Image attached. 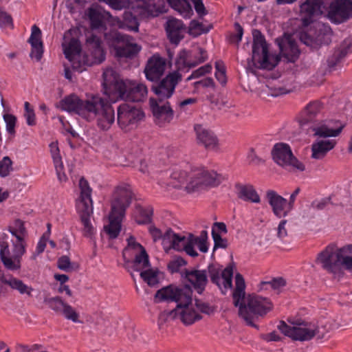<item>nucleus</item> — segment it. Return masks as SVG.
<instances>
[{
    "mask_svg": "<svg viewBox=\"0 0 352 352\" xmlns=\"http://www.w3.org/2000/svg\"><path fill=\"white\" fill-rule=\"evenodd\" d=\"M62 110L74 113L91 122L96 121L99 129L109 130L115 121V111L111 104L99 95H91L85 100L72 94L60 102Z\"/></svg>",
    "mask_w": 352,
    "mask_h": 352,
    "instance_id": "obj_1",
    "label": "nucleus"
},
{
    "mask_svg": "<svg viewBox=\"0 0 352 352\" xmlns=\"http://www.w3.org/2000/svg\"><path fill=\"white\" fill-rule=\"evenodd\" d=\"M77 32L69 30L65 32L62 43L65 58L72 68L82 72L87 66L101 63L105 59V53L100 38L91 33L87 36L85 53L81 54V45L77 38Z\"/></svg>",
    "mask_w": 352,
    "mask_h": 352,
    "instance_id": "obj_2",
    "label": "nucleus"
},
{
    "mask_svg": "<svg viewBox=\"0 0 352 352\" xmlns=\"http://www.w3.org/2000/svg\"><path fill=\"white\" fill-rule=\"evenodd\" d=\"M300 16L304 28L313 23L314 17L327 12V18L333 23H341L349 18L352 11V0H333L329 4L327 0H306L300 5Z\"/></svg>",
    "mask_w": 352,
    "mask_h": 352,
    "instance_id": "obj_3",
    "label": "nucleus"
},
{
    "mask_svg": "<svg viewBox=\"0 0 352 352\" xmlns=\"http://www.w3.org/2000/svg\"><path fill=\"white\" fill-rule=\"evenodd\" d=\"M223 180V177L217 172L204 167H195L188 173L179 167L173 169L167 184L160 182L162 186H171L179 188L186 184L185 189L188 192L201 190L208 187H216Z\"/></svg>",
    "mask_w": 352,
    "mask_h": 352,
    "instance_id": "obj_4",
    "label": "nucleus"
},
{
    "mask_svg": "<svg viewBox=\"0 0 352 352\" xmlns=\"http://www.w3.org/2000/svg\"><path fill=\"white\" fill-rule=\"evenodd\" d=\"M149 232L154 241L162 239V245L166 252L173 249L177 252L184 251L192 257H197L198 252L195 249L197 246L200 252L206 253L208 251V232L202 230L199 236H195L191 233L186 235H180L175 233L171 230H167L164 235L160 229L150 226Z\"/></svg>",
    "mask_w": 352,
    "mask_h": 352,
    "instance_id": "obj_5",
    "label": "nucleus"
},
{
    "mask_svg": "<svg viewBox=\"0 0 352 352\" xmlns=\"http://www.w3.org/2000/svg\"><path fill=\"white\" fill-rule=\"evenodd\" d=\"M104 94L111 102L118 99L132 102H140L147 95L146 87L140 82L122 80L112 68H107L103 72Z\"/></svg>",
    "mask_w": 352,
    "mask_h": 352,
    "instance_id": "obj_6",
    "label": "nucleus"
},
{
    "mask_svg": "<svg viewBox=\"0 0 352 352\" xmlns=\"http://www.w3.org/2000/svg\"><path fill=\"white\" fill-rule=\"evenodd\" d=\"M288 322L290 324L280 321L278 329L291 339L302 342L310 340L314 338L322 339L331 329L329 321L324 319L318 321L289 319Z\"/></svg>",
    "mask_w": 352,
    "mask_h": 352,
    "instance_id": "obj_7",
    "label": "nucleus"
},
{
    "mask_svg": "<svg viewBox=\"0 0 352 352\" xmlns=\"http://www.w3.org/2000/svg\"><path fill=\"white\" fill-rule=\"evenodd\" d=\"M127 245L122 252L126 268L131 267L133 270L141 272L140 276L148 285H155L159 282L158 272L149 267L148 255L144 248L133 236L127 239Z\"/></svg>",
    "mask_w": 352,
    "mask_h": 352,
    "instance_id": "obj_8",
    "label": "nucleus"
},
{
    "mask_svg": "<svg viewBox=\"0 0 352 352\" xmlns=\"http://www.w3.org/2000/svg\"><path fill=\"white\" fill-rule=\"evenodd\" d=\"M162 3V0H133L131 9L133 13L126 11L122 21L113 18V22H116L120 29L138 32L139 23L136 16L142 19L156 16L165 11Z\"/></svg>",
    "mask_w": 352,
    "mask_h": 352,
    "instance_id": "obj_9",
    "label": "nucleus"
},
{
    "mask_svg": "<svg viewBox=\"0 0 352 352\" xmlns=\"http://www.w3.org/2000/svg\"><path fill=\"white\" fill-rule=\"evenodd\" d=\"M239 314L248 325L256 327L254 322L264 317L273 308L270 299L258 295H248L239 302Z\"/></svg>",
    "mask_w": 352,
    "mask_h": 352,
    "instance_id": "obj_10",
    "label": "nucleus"
},
{
    "mask_svg": "<svg viewBox=\"0 0 352 352\" xmlns=\"http://www.w3.org/2000/svg\"><path fill=\"white\" fill-rule=\"evenodd\" d=\"M79 188L80 192L76 200V207L83 226L82 232L85 236H88L94 232V228L91 222V216L93 213L92 190L88 182L83 177L79 181Z\"/></svg>",
    "mask_w": 352,
    "mask_h": 352,
    "instance_id": "obj_11",
    "label": "nucleus"
},
{
    "mask_svg": "<svg viewBox=\"0 0 352 352\" xmlns=\"http://www.w3.org/2000/svg\"><path fill=\"white\" fill-rule=\"evenodd\" d=\"M252 60L254 65L259 68L271 70L279 62L277 55L270 53L265 37L258 30L253 32Z\"/></svg>",
    "mask_w": 352,
    "mask_h": 352,
    "instance_id": "obj_12",
    "label": "nucleus"
},
{
    "mask_svg": "<svg viewBox=\"0 0 352 352\" xmlns=\"http://www.w3.org/2000/svg\"><path fill=\"white\" fill-rule=\"evenodd\" d=\"M104 40L110 47L114 48L116 56L118 58H133L142 49L140 45L132 41L131 36L121 34L115 29L104 33Z\"/></svg>",
    "mask_w": 352,
    "mask_h": 352,
    "instance_id": "obj_13",
    "label": "nucleus"
},
{
    "mask_svg": "<svg viewBox=\"0 0 352 352\" xmlns=\"http://www.w3.org/2000/svg\"><path fill=\"white\" fill-rule=\"evenodd\" d=\"M344 246L338 248L335 244L327 245L318 254L316 263L329 273L336 274L342 265Z\"/></svg>",
    "mask_w": 352,
    "mask_h": 352,
    "instance_id": "obj_14",
    "label": "nucleus"
},
{
    "mask_svg": "<svg viewBox=\"0 0 352 352\" xmlns=\"http://www.w3.org/2000/svg\"><path fill=\"white\" fill-rule=\"evenodd\" d=\"M274 161L289 170L303 171L305 166L293 155L290 146L285 143H276L272 151Z\"/></svg>",
    "mask_w": 352,
    "mask_h": 352,
    "instance_id": "obj_15",
    "label": "nucleus"
},
{
    "mask_svg": "<svg viewBox=\"0 0 352 352\" xmlns=\"http://www.w3.org/2000/svg\"><path fill=\"white\" fill-rule=\"evenodd\" d=\"M155 298L157 302H175L177 305L182 306L190 302L192 290L188 287H179L171 285L158 290Z\"/></svg>",
    "mask_w": 352,
    "mask_h": 352,
    "instance_id": "obj_16",
    "label": "nucleus"
},
{
    "mask_svg": "<svg viewBox=\"0 0 352 352\" xmlns=\"http://www.w3.org/2000/svg\"><path fill=\"white\" fill-rule=\"evenodd\" d=\"M195 306L196 309L193 307L191 300L190 302H188L186 305H177L173 312L175 316H178L185 324H191L201 318L199 311L206 314H209L211 311L208 305L199 300H196Z\"/></svg>",
    "mask_w": 352,
    "mask_h": 352,
    "instance_id": "obj_17",
    "label": "nucleus"
},
{
    "mask_svg": "<svg viewBox=\"0 0 352 352\" xmlns=\"http://www.w3.org/2000/svg\"><path fill=\"white\" fill-rule=\"evenodd\" d=\"M144 116L140 109L129 104H122L118 108V124L125 131L133 129Z\"/></svg>",
    "mask_w": 352,
    "mask_h": 352,
    "instance_id": "obj_18",
    "label": "nucleus"
},
{
    "mask_svg": "<svg viewBox=\"0 0 352 352\" xmlns=\"http://www.w3.org/2000/svg\"><path fill=\"white\" fill-rule=\"evenodd\" d=\"M85 14L92 30H102L104 34L109 32L107 31V25L113 23V18L109 12L98 5H92L86 10Z\"/></svg>",
    "mask_w": 352,
    "mask_h": 352,
    "instance_id": "obj_19",
    "label": "nucleus"
},
{
    "mask_svg": "<svg viewBox=\"0 0 352 352\" xmlns=\"http://www.w3.org/2000/svg\"><path fill=\"white\" fill-rule=\"evenodd\" d=\"M208 274L211 280L216 284L221 289L222 294H226L229 289L232 288L233 267L228 266L223 271L214 265L208 266Z\"/></svg>",
    "mask_w": 352,
    "mask_h": 352,
    "instance_id": "obj_20",
    "label": "nucleus"
},
{
    "mask_svg": "<svg viewBox=\"0 0 352 352\" xmlns=\"http://www.w3.org/2000/svg\"><path fill=\"white\" fill-rule=\"evenodd\" d=\"M180 78V74L175 72L167 75L156 85H153L152 89L157 97V100H164L171 97Z\"/></svg>",
    "mask_w": 352,
    "mask_h": 352,
    "instance_id": "obj_21",
    "label": "nucleus"
},
{
    "mask_svg": "<svg viewBox=\"0 0 352 352\" xmlns=\"http://www.w3.org/2000/svg\"><path fill=\"white\" fill-rule=\"evenodd\" d=\"M132 198L131 189L126 184L118 186L113 195L111 210L118 211L120 216L125 215V210L129 206Z\"/></svg>",
    "mask_w": 352,
    "mask_h": 352,
    "instance_id": "obj_22",
    "label": "nucleus"
},
{
    "mask_svg": "<svg viewBox=\"0 0 352 352\" xmlns=\"http://www.w3.org/2000/svg\"><path fill=\"white\" fill-rule=\"evenodd\" d=\"M49 307L56 314L64 316L73 322H80L79 314L70 305L65 302L60 296H55L46 300Z\"/></svg>",
    "mask_w": 352,
    "mask_h": 352,
    "instance_id": "obj_23",
    "label": "nucleus"
},
{
    "mask_svg": "<svg viewBox=\"0 0 352 352\" xmlns=\"http://www.w3.org/2000/svg\"><path fill=\"white\" fill-rule=\"evenodd\" d=\"M196 140L199 144L204 146L207 150L219 151L220 144L217 135L210 129L202 124H196L194 126Z\"/></svg>",
    "mask_w": 352,
    "mask_h": 352,
    "instance_id": "obj_24",
    "label": "nucleus"
},
{
    "mask_svg": "<svg viewBox=\"0 0 352 352\" xmlns=\"http://www.w3.org/2000/svg\"><path fill=\"white\" fill-rule=\"evenodd\" d=\"M150 105L157 124L163 126L173 120L174 113L168 102L151 98Z\"/></svg>",
    "mask_w": 352,
    "mask_h": 352,
    "instance_id": "obj_25",
    "label": "nucleus"
},
{
    "mask_svg": "<svg viewBox=\"0 0 352 352\" xmlns=\"http://www.w3.org/2000/svg\"><path fill=\"white\" fill-rule=\"evenodd\" d=\"M266 198L274 214L278 218L286 217L292 210L287 200L273 190L266 192Z\"/></svg>",
    "mask_w": 352,
    "mask_h": 352,
    "instance_id": "obj_26",
    "label": "nucleus"
},
{
    "mask_svg": "<svg viewBox=\"0 0 352 352\" xmlns=\"http://www.w3.org/2000/svg\"><path fill=\"white\" fill-rule=\"evenodd\" d=\"M166 67V60L157 54H154L148 59L144 69L146 78L151 81L158 80L163 75Z\"/></svg>",
    "mask_w": 352,
    "mask_h": 352,
    "instance_id": "obj_27",
    "label": "nucleus"
},
{
    "mask_svg": "<svg viewBox=\"0 0 352 352\" xmlns=\"http://www.w3.org/2000/svg\"><path fill=\"white\" fill-rule=\"evenodd\" d=\"M195 60L190 59V54L186 50H182L178 54L176 64L179 69L184 67H192L204 62L207 59L206 52L201 47H197L192 53Z\"/></svg>",
    "mask_w": 352,
    "mask_h": 352,
    "instance_id": "obj_28",
    "label": "nucleus"
},
{
    "mask_svg": "<svg viewBox=\"0 0 352 352\" xmlns=\"http://www.w3.org/2000/svg\"><path fill=\"white\" fill-rule=\"evenodd\" d=\"M336 122L333 120H319L311 126L314 135L319 137H336L342 130V126L336 128Z\"/></svg>",
    "mask_w": 352,
    "mask_h": 352,
    "instance_id": "obj_29",
    "label": "nucleus"
},
{
    "mask_svg": "<svg viewBox=\"0 0 352 352\" xmlns=\"http://www.w3.org/2000/svg\"><path fill=\"white\" fill-rule=\"evenodd\" d=\"M324 111L323 104L319 101H312L306 105L301 113L300 123L304 125L309 122H318Z\"/></svg>",
    "mask_w": 352,
    "mask_h": 352,
    "instance_id": "obj_30",
    "label": "nucleus"
},
{
    "mask_svg": "<svg viewBox=\"0 0 352 352\" xmlns=\"http://www.w3.org/2000/svg\"><path fill=\"white\" fill-rule=\"evenodd\" d=\"M184 276L197 292L201 294L208 283L207 271L195 269L186 270Z\"/></svg>",
    "mask_w": 352,
    "mask_h": 352,
    "instance_id": "obj_31",
    "label": "nucleus"
},
{
    "mask_svg": "<svg viewBox=\"0 0 352 352\" xmlns=\"http://www.w3.org/2000/svg\"><path fill=\"white\" fill-rule=\"evenodd\" d=\"M277 41L282 55L288 61L294 62L300 53L296 41L289 35H285L283 38L277 40Z\"/></svg>",
    "mask_w": 352,
    "mask_h": 352,
    "instance_id": "obj_32",
    "label": "nucleus"
},
{
    "mask_svg": "<svg viewBox=\"0 0 352 352\" xmlns=\"http://www.w3.org/2000/svg\"><path fill=\"white\" fill-rule=\"evenodd\" d=\"M25 239H16L13 242L12 256L10 258H5V266L10 270H17L20 267L21 258L25 252Z\"/></svg>",
    "mask_w": 352,
    "mask_h": 352,
    "instance_id": "obj_33",
    "label": "nucleus"
},
{
    "mask_svg": "<svg viewBox=\"0 0 352 352\" xmlns=\"http://www.w3.org/2000/svg\"><path fill=\"white\" fill-rule=\"evenodd\" d=\"M49 147L58 179L60 182H66L67 178L65 173V167L60 153L58 142H52L50 143Z\"/></svg>",
    "mask_w": 352,
    "mask_h": 352,
    "instance_id": "obj_34",
    "label": "nucleus"
},
{
    "mask_svg": "<svg viewBox=\"0 0 352 352\" xmlns=\"http://www.w3.org/2000/svg\"><path fill=\"white\" fill-rule=\"evenodd\" d=\"M166 30L170 41L177 45L183 38L184 26L181 20L170 19L166 22Z\"/></svg>",
    "mask_w": 352,
    "mask_h": 352,
    "instance_id": "obj_35",
    "label": "nucleus"
},
{
    "mask_svg": "<svg viewBox=\"0 0 352 352\" xmlns=\"http://www.w3.org/2000/svg\"><path fill=\"white\" fill-rule=\"evenodd\" d=\"M28 42L32 47L31 58H35L37 61L40 60L43 53V45L41 41V31L35 25L32 27V32Z\"/></svg>",
    "mask_w": 352,
    "mask_h": 352,
    "instance_id": "obj_36",
    "label": "nucleus"
},
{
    "mask_svg": "<svg viewBox=\"0 0 352 352\" xmlns=\"http://www.w3.org/2000/svg\"><path fill=\"white\" fill-rule=\"evenodd\" d=\"M236 193L240 199L254 204H259L261 197L256 189L250 184H236L235 185Z\"/></svg>",
    "mask_w": 352,
    "mask_h": 352,
    "instance_id": "obj_37",
    "label": "nucleus"
},
{
    "mask_svg": "<svg viewBox=\"0 0 352 352\" xmlns=\"http://www.w3.org/2000/svg\"><path fill=\"white\" fill-rule=\"evenodd\" d=\"M336 144L335 140H320L311 145V157L315 160L324 158L327 153L332 150Z\"/></svg>",
    "mask_w": 352,
    "mask_h": 352,
    "instance_id": "obj_38",
    "label": "nucleus"
},
{
    "mask_svg": "<svg viewBox=\"0 0 352 352\" xmlns=\"http://www.w3.org/2000/svg\"><path fill=\"white\" fill-rule=\"evenodd\" d=\"M124 215L120 216L118 211L111 210L109 217V223L104 226V230L111 239H116L121 230V221Z\"/></svg>",
    "mask_w": 352,
    "mask_h": 352,
    "instance_id": "obj_39",
    "label": "nucleus"
},
{
    "mask_svg": "<svg viewBox=\"0 0 352 352\" xmlns=\"http://www.w3.org/2000/svg\"><path fill=\"white\" fill-rule=\"evenodd\" d=\"M1 282L9 286L12 289L17 291L20 294L32 296L33 288L25 284L21 280L12 276H5L1 277Z\"/></svg>",
    "mask_w": 352,
    "mask_h": 352,
    "instance_id": "obj_40",
    "label": "nucleus"
},
{
    "mask_svg": "<svg viewBox=\"0 0 352 352\" xmlns=\"http://www.w3.org/2000/svg\"><path fill=\"white\" fill-rule=\"evenodd\" d=\"M168 4L177 10L183 17L190 18L192 14L190 4L186 0H167Z\"/></svg>",
    "mask_w": 352,
    "mask_h": 352,
    "instance_id": "obj_41",
    "label": "nucleus"
},
{
    "mask_svg": "<svg viewBox=\"0 0 352 352\" xmlns=\"http://www.w3.org/2000/svg\"><path fill=\"white\" fill-rule=\"evenodd\" d=\"M153 208L150 206L146 208L136 206L134 212V219L138 224H146L151 222Z\"/></svg>",
    "mask_w": 352,
    "mask_h": 352,
    "instance_id": "obj_42",
    "label": "nucleus"
},
{
    "mask_svg": "<svg viewBox=\"0 0 352 352\" xmlns=\"http://www.w3.org/2000/svg\"><path fill=\"white\" fill-rule=\"evenodd\" d=\"M235 284L236 287L233 292V300L234 304L236 307H238L241 300H242L245 296V281L240 274H237L235 276Z\"/></svg>",
    "mask_w": 352,
    "mask_h": 352,
    "instance_id": "obj_43",
    "label": "nucleus"
},
{
    "mask_svg": "<svg viewBox=\"0 0 352 352\" xmlns=\"http://www.w3.org/2000/svg\"><path fill=\"white\" fill-rule=\"evenodd\" d=\"M8 230L16 239H25L27 235L24 223L20 219H16L11 223Z\"/></svg>",
    "mask_w": 352,
    "mask_h": 352,
    "instance_id": "obj_44",
    "label": "nucleus"
},
{
    "mask_svg": "<svg viewBox=\"0 0 352 352\" xmlns=\"http://www.w3.org/2000/svg\"><path fill=\"white\" fill-rule=\"evenodd\" d=\"M23 116L28 126H35L36 124V114L34 108L28 102L24 103Z\"/></svg>",
    "mask_w": 352,
    "mask_h": 352,
    "instance_id": "obj_45",
    "label": "nucleus"
},
{
    "mask_svg": "<svg viewBox=\"0 0 352 352\" xmlns=\"http://www.w3.org/2000/svg\"><path fill=\"white\" fill-rule=\"evenodd\" d=\"M3 120L6 122V129L7 132L11 135H14L16 131V117L12 114L6 113L3 115Z\"/></svg>",
    "mask_w": 352,
    "mask_h": 352,
    "instance_id": "obj_46",
    "label": "nucleus"
},
{
    "mask_svg": "<svg viewBox=\"0 0 352 352\" xmlns=\"http://www.w3.org/2000/svg\"><path fill=\"white\" fill-rule=\"evenodd\" d=\"M215 77L217 80L222 85H226L227 78L226 75V67L223 62L217 61L215 63Z\"/></svg>",
    "mask_w": 352,
    "mask_h": 352,
    "instance_id": "obj_47",
    "label": "nucleus"
},
{
    "mask_svg": "<svg viewBox=\"0 0 352 352\" xmlns=\"http://www.w3.org/2000/svg\"><path fill=\"white\" fill-rule=\"evenodd\" d=\"M12 162L8 157H4L0 161V176L7 177L12 171Z\"/></svg>",
    "mask_w": 352,
    "mask_h": 352,
    "instance_id": "obj_48",
    "label": "nucleus"
},
{
    "mask_svg": "<svg viewBox=\"0 0 352 352\" xmlns=\"http://www.w3.org/2000/svg\"><path fill=\"white\" fill-rule=\"evenodd\" d=\"M342 265L352 272V245L344 246Z\"/></svg>",
    "mask_w": 352,
    "mask_h": 352,
    "instance_id": "obj_49",
    "label": "nucleus"
},
{
    "mask_svg": "<svg viewBox=\"0 0 352 352\" xmlns=\"http://www.w3.org/2000/svg\"><path fill=\"white\" fill-rule=\"evenodd\" d=\"M186 265V261L183 258L177 256L169 262L168 269L171 273H175L178 272L180 269Z\"/></svg>",
    "mask_w": 352,
    "mask_h": 352,
    "instance_id": "obj_50",
    "label": "nucleus"
},
{
    "mask_svg": "<svg viewBox=\"0 0 352 352\" xmlns=\"http://www.w3.org/2000/svg\"><path fill=\"white\" fill-rule=\"evenodd\" d=\"M212 71V66L210 64L205 65L204 66L200 67L197 69L195 70L188 78L187 80H190L192 79L198 78L202 76H204L206 74L210 73Z\"/></svg>",
    "mask_w": 352,
    "mask_h": 352,
    "instance_id": "obj_51",
    "label": "nucleus"
},
{
    "mask_svg": "<svg viewBox=\"0 0 352 352\" xmlns=\"http://www.w3.org/2000/svg\"><path fill=\"white\" fill-rule=\"evenodd\" d=\"M311 28L309 30V32H301L299 35V38L302 43L305 44L307 46L313 47L315 43V40L317 38V36H315L312 34Z\"/></svg>",
    "mask_w": 352,
    "mask_h": 352,
    "instance_id": "obj_52",
    "label": "nucleus"
},
{
    "mask_svg": "<svg viewBox=\"0 0 352 352\" xmlns=\"http://www.w3.org/2000/svg\"><path fill=\"white\" fill-rule=\"evenodd\" d=\"M212 236L214 240V250L217 248H226L228 246L227 240L223 239L214 229L212 230Z\"/></svg>",
    "mask_w": 352,
    "mask_h": 352,
    "instance_id": "obj_53",
    "label": "nucleus"
},
{
    "mask_svg": "<svg viewBox=\"0 0 352 352\" xmlns=\"http://www.w3.org/2000/svg\"><path fill=\"white\" fill-rule=\"evenodd\" d=\"M0 27L13 28V21L11 16L0 8Z\"/></svg>",
    "mask_w": 352,
    "mask_h": 352,
    "instance_id": "obj_54",
    "label": "nucleus"
},
{
    "mask_svg": "<svg viewBox=\"0 0 352 352\" xmlns=\"http://www.w3.org/2000/svg\"><path fill=\"white\" fill-rule=\"evenodd\" d=\"M84 3L83 0H65V6L71 12H74L76 10L80 9Z\"/></svg>",
    "mask_w": 352,
    "mask_h": 352,
    "instance_id": "obj_55",
    "label": "nucleus"
},
{
    "mask_svg": "<svg viewBox=\"0 0 352 352\" xmlns=\"http://www.w3.org/2000/svg\"><path fill=\"white\" fill-rule=\"evenodd\" d=\"M107 3L113 9L121 10L129 6V0H108Z\"/></svg>",
    "mask_w": 352,
    "mask_h": 352,
    "instance_id": "obj_56",
    "label": "nucleus"
},
{
    "mask_svg": "<svg viewBox=\"0 0 352 352\" xmlns=\"http://www.w3.org/2000/svg\"><path fill=\"white\" fill-rule=\"evenodd\" d=\"M58 267L60 270L63 271H69L72 269L71 263L69 257L63 256L58 261Z\"/></svg>",
    "mask_w": 352,
    "mask_h": 352,
    "instance_id": "obj_57",
    "label": "nucleus"
},
{
    "mask_svg": "<svg viewBox=\"0 0 352 352\" xmlns=\"http://www.w3.org/2000/svg\"><path fill=\"white\" fill-rule=\"evenodd\" d=\"M330 203L329 198H323L319 200H315L311 203V207L316 210H323Z\"/></svg>",
    "mask_w": 352,
    "mask_h": 352,
    "instance_id": "obj_58",
    "label": "nucleus"
},
{
    "mask_svg": "<svg viewBox=\"0 0 352 352\" xmlns=\"http://www.w3.org/2000/svg\"><path fill=\"white\" fill-rule=\"evenodd\" d=\"M264 283L270 285L274 289H279L285 285L286 281L283 278H276L272 279L271 281L265 282Z\"/></svg>",
    "mask_w": 352,
    "mask_h": 352,
    "instance_id": "obj_59",
    "label": "nucleus"
},
{
    "mask_svg": "<svg viewBox=\"0 0 352 352\" xmlns=\"http://www.w3.org/2000/svg\"><path fill=\"white\" fill-rule=\"evenodd\" d=\"M0 256L4 265L6 261L5 258H10L9 245L7 242H2L1 243Z\"/></svg>",
    "mask_w": 352,
    "mask_h": 352,
    "instance_id": "obj_60",
    "label": "nucleus"
},
{
    "mask_svg": "<svg viewBox=\"0 0 352 352\" xmlns=\"http://www.w3.org/2000/svg\"><path fill=\"white\" fill-rule=\"evenodd\" d=\"M191 1L194 5L196 12H197V14L199 15L204 16V15L206 14V9H205L204 5L202 2V0H191Z\"/></svg>",
    "mask_w": 352,
    "mask_h": 352,
    "instance_id": "obj_61",
    "label": "nucleus"
},
{
    "mask_svg": "<svg viewBox=\"0 0 352 352\" xmlns=\"http://www.w3.org/2000/svg\"><path fill=\"white\" fill-rule=\"evenodd\" d=\"M286 223H287L286 220H282L280 222V223L278 226V228H277V236H278V237H279L281 239L285 238L287 235V232L285 228Z\"/></svg>",
    "mask_w": 352,
    "mask_h": 352,
    "instance_id": "obj_62",
    "label": "nucleus"
},
{
    "mask_svg": "<svg viewBox=\"0 0 352 352\" xmlns=\"http://www.w3.org/2000/svg\"><path fill=\"white\" fill-rule=\"evenodd\" d=\"M48 240H49V239L45 236H42L41 237L40 240L38 241V242L37 243L36 248V254H40L45 250V248L46 247V244H47Z\"/></svg>",
    "mask_w": 352,
    "mask_h": 352,
    "instance_id": "obj_63",
    "label": "nucleus"
},
{
    "mask_svg": "<svg viewBox=\"0 0 352 352\" xmlns=\"http://www.w3.org/2000/svg\"><path fill=\"white\" fill-rule=\"evenodd\" d=\"M248 159L250 163L254 164L256 165H258L263 162L262 158L256 155L253 149H251L249 152Z\"/></svg>",
    "mask_w": 352,
    "mask_h": 352,
    "instance_id": "obj_64",
    "label": "nucleus"
}]
</instances>
